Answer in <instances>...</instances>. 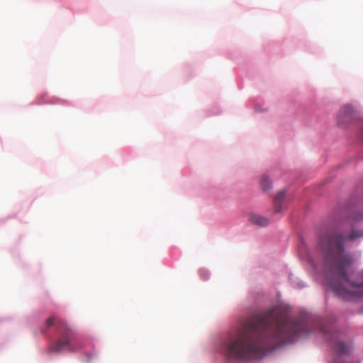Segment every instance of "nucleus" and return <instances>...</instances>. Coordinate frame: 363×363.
I'll return each instance as SVG.
<instances>
[{"label": "nucleus", "instance_id": "obj_8", "mask_svg": "<svg viewBox=\"0 0 363 363\" xmlns=\"http://www.w3.org/2000/svg\"><path fill=\"white\" fill-rule=\"evenodd\" d=\"M353 113V108L350 105L344 106L340 111V116L349 117Z\"/></svg>", "mask_w": 363, "mask_h": 363}, {"label": "nucleus", "instance_id": "obj_2", "mask_svg": "<svg viewBox=\"0 0 363 363\" xmlns=\"http://www.w3.org/2000/svg\"><path fill=\"white\" fill-rule=\"evenodd\" d=\"M344 238L335 235L325 240V272L335 294L344 299L352 300L363 296V281L350 282L347 271L353 259L351 255L344 253Z\"/></svg>", "mask_w": 363, "mask_h": 363}, {"label": "nucleus", "instance_id": "obj_10", "mask_svg": "<svg viewBox=\"0 0 363 363\" xmlns=\"http://www.w3.org/2000/svg\"><path fill=\"white\" fill-rule=\"evenodd\" d=\"M362 133H363V125H362Z\"/></svg>", "mask_w": 363, "mask_h": 363}, {"label": "nucleus", "instance_id": "obj_3", "mask_svg": "<svg viewBox=\"0 0 363 363\" xmlns=\"http://www.w3.org/2000/svg\"><path fill=\"white\" fill-rule=\"evenodd\" d=\"M56 324L59 337L48 347L50 352L60 353L64 350L69 352H74L80 349L78 342L74 338L73 330L66 322L55 317H50L45 320V326L42 328V333L46 331L54 324Z\"/></svg>", "mask_w": 363, "mask_h": 363}, {"label": "nucleus", "instance_id": "obj_6", "mask_svg": "<svg viewBox=\"0 0 363 363\" xmlns=\"http://www.w3.org/2000/svg\"><path fill=\"white\" fill-rule=\"evenodd\" d=\"M250 221L251 223L260 227H265L269 223V220L267 218L258 214H252L250 216Z\"/></svg>", "mask_w": 363, "mask_h": 363}, {"label": "nucleus", "instance_id": "obj_9", "mask_svg": "<svg viewBox=\"0 0 363 363\" xmlns=\"http://www.w3.org/2000/svg\"><path fill=\"white\" fill-rule=\"evenodd\" d=\"M261 186L263 191H266L272 187V182L267 176H263L260 181Z\"/></svg>", "mask_w": 363, "mask_h": 363}, {"label": "nucleus", "instance_id": "obj_5", "mask_svg": "<svg viewBox=\"0 0 363 363\" xmlns=\"http://www.w3.org/2000/svg\"><path fill=\"white\" fill-rule=\"evenodd\" d=\"M330 344L339 356L348 354L351 350L350 345L342 342L339 337V333H337L332 335Z\"/></svg>", "mask_w": 363, "mask_h": 363}, {"label": "nucleus", "instance_id": "obj_7", "mask_svg": "<svg viewBox=\"0 0 363 363\" xmlns=\"http://www.w3.org/2000/svg\"><path fill=\"white\" fill-rule=\"evenodd\" d=\"M286 198V191H280L274 198V210L277 213L281 212L284 209L283 201Z\"/></svg>", "mask_w": 363, "mask_h": 363}, {"label": "nucleus", "instance_id": "obj_4", "mask_svg": "<svg viewBox=\"0 0 363 363\" xmlns=\"http://www.w3.org/2000/svg\"><path fill=\"white\" fill-rule=\"evenodd\" d=\"M363 219V213L356 212L350 206H347L340 213V218L339 226L342 227L345 224H347L351 226V233L348 236H344L341 233H330L323 235L320 240L319 242V248L322 253L323 262V268L325 269V248H327L323 242L325 240L329 239L335 235H342L344 238L343 245H345V241L347 240H354L356 239L363 238V228L357 229L354 227V224L359 222Z\"/></svg>", "mask_w": 363, "mask_h": 363}, {"label": "nucleus", "instance_id": "obj_1", "mask_svg": "<svg viewBox=\"0 0 363 363\" xmlns=\"http://www.w3.org/2000/svg\"><path fill=\"white\" fill-rule=\"evenodd\" d=\"M308 333L305 318L291 320L286 311L274 307L232 329L223 340L222 347L228 360L247 362L259 359L268 350Z\"/></svg>", "mask_w": 363, "mask_h": 363}]
</instances>
